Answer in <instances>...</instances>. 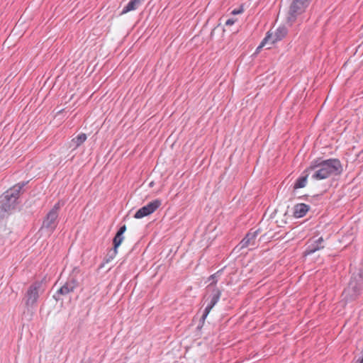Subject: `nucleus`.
Wrapping results in <instances>:
<instances>
[{
	"mask_svg": "<svg viewBox=\"0 0 363 363\" xmlns=\"http://www.w3.org/2000/svg\"><path fill=\"white\" fill-rule=\"evenodd\" d=\"M117 253H118V249H116L114 247L111 249L106 256V258H105L106 262L108 263V262H111V260H113L115 258V257L116 256Z\"/></svg>",
	"mask_w": 363,
	"mask_h": 363,
	"instance_id": "18",
	"label": "nucleus"
},
{
	"mask_svg": "<svg viewBox=\"0 0 363 363\" xmlns=\"http://www.w3.org/2000/svg\"><path fill=\"white\" fill-rule=\"evenodd\" d=\"M60 208V203L57 202L53 208L48 213L41 226L42 230H46L49 233H52L55 230L58 224V211Z\"/></svg>",
	"mask_w": 363,
	"mask_h": 363,
	"instance_id": "6",
	"label": "nucleus"
},
{
	"mask_svg": "<svg viewBox=\"0 0 363 363\" xmlns=\"http://www.w3.org/2000/svg\"><path fill=\"white\" fill-rule=\"evenodd\" d=\"M27 182L18 183L0 197V218H4L11 211L15 208L17 201L23 188Z\"/></svg>",
	"mask_w": 363,
	"mask_h": 363,
	"instance_id": "2",
	"label": "nucleus"
},
{
	"mask_svg": "<svg viewBox=\"0 0 363 363\" xmlns=\"http://www.w3.org/2000/svg\"><path fill=\"white\" fill-rule=\"evenodd\" d=\"M162 204L160 199H155L147 203L146 206L139 208L134 215L137 219L143 218L154 213Z\"/></svg>",
	"mask_w": 363,
	"mask_h": 363,
	"instance_id": "8",
	"label": "nucleus"
},
{
	"mask_svg": "<svg viewBox=\"0 0 363 363\" xmlns=\"http://www.w3.org/2000/svg\"><path fill=\"white\" fill-rule=\"evenodd\" d=\"M271 36L269 35H267L265 38L262 40L260 45L257 48L256 52H258L262 49L263 46L265 45L268 42H269Z\"/></svg>",
	"mask_w": 363,
	"mask_h": 363,
	"instance_id": "19",
	"label": "nucleus"
},
{
	"mask_svg": "<svg viewBox=\"0 0 363 363\" xmlns=\"http://www.w3.org/2000/svg\"><path fill=\"white\" fill-rule=\"evenodd\" d=\"M309 0H293L291 2L287 16V21L293 23L295 22L298 16L305 11L308 6Z\"/></svg>",
	"mask_w": 363,
	"mask_h": 363,
	"instance_id": "7",
	"label": "nucleus"
},
{
	"mask_svg": "<svg viewBox=\"0 0 363 363\" xmlns=\"http://www.w3.org/2000/svg\"><path fill=\"white\" fill-rule=\"evenodd\" d=\"M323 241L324 240H323V237H320L317 240L313 241L311 243H310L307 246V247L304 252V255H311V254L315 252L318 250L323 249L324 248Z\"/></svg>",
	"mask_w": 363,
	"mask_h": 363,
	"instance_id": "11",
	"label": "nucleus"
},
{
	"mask_svg": "<svg viewBox=\"0 0 363 363\" xmlns=\"http://www.w3.org/2000/svg\"><path fill=\"white\" fill-rule=\"evenodd\" d=\"M45 290L43 281H35L32 283L27 289L23 301L28 311L33 312L37 306L40 296Z\"/></svg>",
	"mask_w": 363,
	"mask_h": 363,
	"instance_id": "3",
	"label": "nucleus"
},
{
	"mask_svg": "<svg viewBox=\"0 0 363 363\" xmlns=\"http://www.w3.org/2000/svg\"><path fill=\"white\" fill-rule=\"evenodd\" d=\"M363 286V277L360 274L352 276L348 286L344 290L342 295L347 301L356 299L360 294Z\"/></svg>",
	"mask_w": 363,
	"mask_h": 363,
	"instance_id": "4",
	"label": "nucleus"
},
{
	"mask_svg": "<svg viewBox=\"0 0 363 363\" xmlns=\"http://www.w3.org/2000/svg\"><path fill=\"white\" fill-rule=\"evenodd\" d=\"M287 34V29L284 26L279 27L274 33L268 31L267 35H269L271 36L269 39V42L271 44H274L277 41L282 40Z\"/></svg>",
	"mask_w": 363,
	"mask_h": 363,
	"instance_id": "12",
	"label": "nucleus"
},
{
	"mask_svg": "<svg viewBox=\"0 0 363 363\" xmlns=\"http://www.w3.org/2000/svg\"><path fill=\"white\" fill-rule=\"evenodd\" d=\"M78 286L77 281L74 279H68L65 284L61 286L57 292L53 295V298L58 301L60 298V296H66L71 292H73L74 290Z\"/></svg>",
	"mask_w": 363,
	"mask_h": 363,
	"instance_id": "9",
	"label": "nucleus"
},
{
	"mask_svg": "<svg viewBox=\"0 0 363 363\" xmlns=\"http://www.w3.org/2000/svg\"><path fill=\"white\" fill-rule=\"evenodd\" d=\"M308 172L311 173V179L313 180H323L331 176L340 175L343 172V167L338 159L318 158L311 162Z\"/></svg>",
	"mask_w": 363,
	"mask_h": 363,
	"instance_id": "1",
	"label": "nucleus"
},
{
	"mask_svg": "<svg viewBox=\"0 0 363 363\" xmlns=\"http://www.w3.org/2000/svg\"><path fill=\"white\" fill-rule=\"evenodd\" d=\"M125 230H126V225H123L122 226H121L119 228V229L118 230L116 233L123 235V233L125 232Z\"/></svg>",
	"mask_w": 363,
	"mask_h": 363,
	"instance_id": "21",
	"label": "nucleus"
},
{
	"mask_svg": "<svg viewBox=\"0 0 363 363\" xmlns=\"http://www.w3.org/2000/svg\"><path fill=\"white\" fill-rule=\"evenodd\" d=\"M236 19L229 18L225 21V26H232L235 23Z\"/></svg>",
	"mask_w": 363,
	"mask_h": 363,
	"instance_id": "23",
	"label": "nucleus"
},
{
	"mask_svg": "<svg viewBox=\"0 0 363 363\" xmlns=\"http://www.w3.org/2000/svg\"><path fill=\"white\" fill-rule=\"evenodd\" d=\"M259 233V230H251L247 233L245 237L240 241L239 245L240 248L251 247L254 248L256 246V238Z\"/></svg>",
	"mask_w": 363,
	"mask_h": 363,
	"instance_id": "10",
	"label": "nucleus"
},
{
	"mask_svg": "<svg viewBox=\"0 0 363 363\" xmlns=\"http://www.w3.org/2000/svg\"><path fill=\"white\" fill-rule=\"evenodd\" d=\"M204 323H205V320L202 321V316H201L200 318V320H199V324L197 326V330H201L203 328Z\"/></svg>",
	"mask_w": 363,
	"mask_h": 363,
	"instance_id": "24",
	"label": "nucleus"
},
{
	"mask_svg": "<svg viewBox=\"0 0 363 363\" xmlns=\"http://www.w3.org/2000/svg\"><path fill=\"white\" fill-rule=\"evenodd\" d=\"M206 290L207 294L204 296V298H206V301H209V303L204 309L202 315V321L206 320L210 311L218 302L221 296V291L216 286H213V284H208Z\"/></svg>",
	"mask_w": 363,
	"mask_h": 363,
	"instance_id": "5",
	"label": "nucleus"
},
{
	"mask_svg": "<svg viewBox=\"0 0 363 363\" xmlns=\"http://www.w3.org/2000/svg\"><path fill=\"white\" fill-rule=\"evenodd\" d=\"M124 240L123 235L116 233L113 239V247L118 249Z\"/></svg>",
	"mask_w": 363,
	"mask_h": 363,
	"instance_id": "17",
	"label": "nucleus"
},
{
	"mask_svg": "<svg viewBox=\"0 0 363 363\" xmlns=\"http://www.w3.org/2000/svg\"><path fill=\"white\" fill-rule=\"evenodd\" d=\"M243 12V9L242 7H240V9H233L232 11H231V14L233 15H237V14H240V13H242Z\"/></svg>",
	"mask_w": 363,
	"mask_h": 363,
	"instance_id": "22",
	"label": "nucleus"
},
{
	"mask_svg": "<svg viewBox=\"0 0 363 363\" xmlns=\"http://www.w3.org/2000/svg\"><path fill=\"white\" fill-rule=\"evenodd\" d=\"M141 0H130L127 5L123 7L121 14L136 10L141 5Z\"/></svg>",
	"mask_w": 363,
	"mask_h": 363,
	"instance_id": "15",
	"label": "nucleus"
},
{
	"mask_svg": "<svg viewBox=\"0 0 363 363\" xmlns=\"http://www.w3.org/2000/svg\"><path fill=\"white\" fill-rule=\"evenodd\" d=\"M310 209V206L306 203H297L294 206L293 216L299 218L306 216Z\"/></svg>",
	"mask_w": 363,
	"mask_h": 363,
	"instance_id": "13",
	"label": "nucleus"
},
{
	"mask_svg": "<svg viewBox=\"0 0 363 363\" xmlns=\"http://www.w3.org/2000/svg\"><path fill=\"white\" fill-rule=\"evenodd\" d=\"M218 272L214 274H212L208 278V280L209 281H211V283L210 284H213V286H216V284L217 283L218 280L216 279V274H218Z\"/></svg>",
	"mask_w": 363,
	"mask_h": 363,
	"instance_id": "20",
	"label": "nucleus"
},
{
	"mask_svg": "<svg viewBox=\"0 0 363 363\" xmlns=\"http://www.w3.org/2000/svg\"><path fill=\"white\" fill-rule=\"evenodd\" d=\"M303 175L299 177L294 185V189H300V188H303L304 186H306V183H307V178L311 175V173H309L308 172V168H306L303 173Z\"/></svg>",
	"mask_w": 363,
	"mask_h": 363,
	"instance_id": "14",
	"label": "nucleus"
},
{
	"mask_svg": "<svg viewBox=\"0 0 363 363\" xmlns=\"http://www.w3.org/2000/svg\"><path fill=\"white\" fill-rule=\"evenodd\" d=\"M86 140V135L85 133H81L78 135L77 137L74 138L72 140V142L75 145V147H77L80 145H82Z\"/></svg>",
	"mask_w": 363,
	"mask_h": 363,
	"instance_id": "16",
	"label": "nucleus"
}]
</instances>
